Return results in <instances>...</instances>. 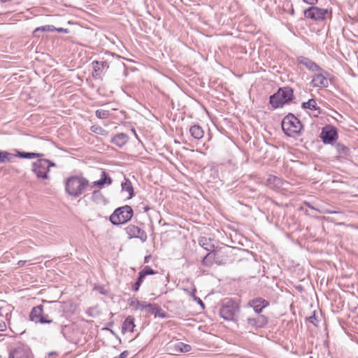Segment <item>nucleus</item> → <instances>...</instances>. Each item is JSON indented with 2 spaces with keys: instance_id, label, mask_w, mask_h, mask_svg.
Returning a JSON list of instances; mask_svg holds the SVG:
<instances>
[{
  "instance_id": "1",
  "label": "nucleus",
  "mask_w": 358,
  "mask_h": 358,
  "mask_svg": "<svg viewBox=\"0 0 358 358\" xmlns=\"http://www.w3.org/2000/svg\"><path fill=\"white\" fill-rule=\"evenodd\" d=\"M89 187V180L82 176H70L65 182L66 192L74 198L79 197Z\"/></svg>"
},
{
  "instance_id": "2",
  "label": "nucleus",
  "mask_w": 358,
  "mask_h": 358,
  "mask_svg": "<svg viewBox=\"0 0 358 358\" xmlns=\"http://www.w3.org/2000/svg\"><path fill=\"white\" fill-rule=\"evenodd\" d=\"M281 126L284 133L289 137L299 135L303 129L300 120L292 113H289L283 118Z\"/></svg>"
},
{
  "instance_id": "3",
  "label": "nucleus",
  "mask_w": 358,
  "mask_h": 358,
  "mask_svg": "<svg viewBox=\"0 0 358 358\" xmlns=\"http://www.w3.org/2000/svg\"><path fill=\"white\" fill-rule=\"evenodd\" d=\"M293 96V90L291 87L280 88L277 92L270 96L269 103L273 108H278L291 101Z\"/></svg>"
},
{
  "instance_id": "4",
  "label": "nucleus",
  "mask_w": 358,
  "mask_h": 358,
  "mask_svg": "<svg viewBox=\"0 0 358 358\" xmlns=\"http://www.w3.org/2000/svg\"><path fill=\"white\" fill-rule=\"evenodd\" d=\"M134 211L131 206L125 205L119 207L110 216V221L114 225L124 224L133 217Z\"/></svg>"
},
{
  "instance_id": "5",
  "label": "nucleus",
  "mask_w": 358,
  "mask_h": 358,
  "mask_svg": "<svg viewBox=\"0 0 358 358\" xmlns=\"http://www.w3.org/2000/svg\"><path fill=\"white\" fill-rule=\"evenodd\" d=\"M56 164L46 159H38L32 164V171L38 178L48 179V172L50 167H55Z\"/></svg>"
},
{
  "instance_id": "6",
  "label": "nucleus",
  "mask_w": 358,
  "mask_h": 358,
  "mask_svg": "<svg viewBox=\"0 0 358 358\" xmlns=\"http://www.w3.org/2000/svg\"><path fill=\"white\" fill-rule=\"evenodd\" d=\"M239 310L238 305L231 299L225 301L220 309V316L225 320H234Z\"/></svg>"
},
{
  "instance_id": "7",
  "label": "nucleus",
  "mask_w": 358,
  "mask_h": 358,
  "mask_svg": "<svg viewBox=\"0 0 358 358\" xmlns=\"http://www.w3.org/2000/svg\"><path fill=\"white\" fill-rule=\"evenodd\" d=\"M329 73L323 69H322L321 71H317L313 76L311 81L312 85L315 87H327L329 86Z\"/></svg>"
},
{
  "instance_id": "8",
  "label": "nucleus",
  "mask_w": 358,
  "mask_h": 358,
  "mask_svg": "<svg viewBox=\"0 0 358 358\" xmlns=\"http://www.w3.org/2000/svg\"><path fill=\"white\" fill-rule=\"evenodd\" d=\"M247 327L255 329L264 327L268 323V318L264 315L255 314L250 316L246 320Z\"/></svg>"
},
{
  "instance_id": "9",
  "label": "nucleus",
  "mask_w": 358,
  "mask_h": 358,
  "mask_svg": "<svg viewBox=\"0 0 358 358\" xmlns=\"http://www.w3.org/2000/svg\"><path fill=\"white\" fill-rule=\"evenodd\" d=\"M328 14L327 10L312 6L304 11V15L307 18L315 20H322L326 18Z\"/></svg>"
},
{
  "instance_id": "10",
  "label": "nucleus",
  "mask_w": 358,
  "mask_h": 358,
  "mask_svg": "<svg viewBox=\"0 0 358 358\" xmlns=\"http://www.w3.org/2000/svg\"><path fill=\"white\" fill-rule=\"evenodd\" d=\"M337 136L338 133L336 129L331 125L323 127L320 134V138L324 144L331 143L337 138Z\"/></svg>"
},
{
  "instance_id": "11",
  "label": "nucleus",
  "mask_w": 358,
  "mask_h": 358,
  "mask_svg": "<svg viewBox=\"0 0 358 358\" xmlns=\"http://www.w3.org/2000/svg\"><path fill=\"white\" fill-rule=\"evenodd\" d=\"M125 231L129 238H139L142 242L147 239L146 233L137 226L129 224L125 228Z\"/></svg>"
},
{
  "instance_id": "12",
  "label": "nucleus",
  "mask_w": 358,
  "mask_h": 358,
  "mask_svg": "<svg viewBox=\"0 0 358 358\" xmlns=\"http://www.w3.org/2000/svg\"><path fill=\"white\" fill-rule=\"evenodd\" d=\"M268 305L269 303L262 298H256L248 302V306L253 308L255 314H260L262 310Z\"/></svg>"
},
{
  "instance_id": "13",
  "label": "nucleus",
  "mask_w": 358,
  "mask_h": 358,
  "mask_svg": "<svg viewBox=\"0 0 358 358\" xmlns=\"http://www.w3.org/2000/svg\"><path fill=\"white\" fill-rule=\"evenodd\" d=\"M92 65L94 70L93 76L94 78L100 76L101 73L106 71L109 68V63L106 60L93 61Z\"/></svg>"
},
{
  "instance_id": "14",
  "label": "nucleus",
  "mask_w": 358,
  "mask_h": 358,
  "mask_svg": "<svg viewBox=\"0 0 358 358\" xmlns=\"http://www.w3.org/2000/svg\"><path fill=\"white\" fill-rule=\"evenodd\" d=\"M9 358H31V353L27 348L18 347L10 352Z\"/></svg>"
},
{
  "instance_id": "15",
  "label": "nucleus",
  "mask_w": 358,
  "mask_h": 358,
  "mask_svg": "<svg viewBox=\"0 0 358 358\" xmlns=\"http://www.w3.org/2000/svg\"><path fill=\"white\" fill-rule=\"evenodd\" d=\"M299 64L306 66L309 71L317 72L321 71L322 68L309 58L301 57L298 58Z\"/></svg>"
},
{
  "instance_id": "16",
  "label": "nucleus",
  "mask_w": 358,
  "mask_h": 358,
  "mask_svg": "<svg viewBox=\"0 0 358 358\" xmlns=\"http://www.w3.org/2000/svg\"><path fill=\"white\" fill-rule=\"evenodd\" d=\"M112 183V179L106 175L105 172H102L101 179L93 182L92 184H90V187L93 188L97 187L99 188H102L105 184L110 185Z\"/></svg>"
},
{
  "instance_id": "17",
  "label": "nucleus",
  "mask_w": 358,
  "mask_h": 358,
  "mask_svg": "<svg viewBox=\"0 0 358 358\" xmlns=\"http://www.w3.org/2000/svg\"><path fill=\"white\" fill-rule=\"evenodd\" d=\"M129 141V136L124 133H120L113 136L110 142L115 145L121 148L124 145Z\"/></svg>"
},
{
  "instance_id": "18",
  "label": "nucleus",
  "mask_w": 358,
  "mask_h": 358,
  "mask_svg": "<svg viewBox=\"0 0 358 358\" xmlns=\"http://www.w3.org/2000/svg\"><path fill=\"white\" fill-rule=\"evenodd\" d=\"M218 250H213L210 252H208L202 260V263L205 266H210L214 262L217 263L219 262V260L217 259V253Z\"/></svg>"
},
{
  "instance_id": "19",
  "label": "nucleus",
  "mask_w": 358,
  "mask_h": 358,
  "mask_svg": "<svg viewBox=\"0 0 358 358\" xmlns=\"http://www.w3.org/2000/svg\"><path fill=\"white\" fill-rule=\"evenodd\" d=\"M135 327L134 324V317L129 315L127 317L125 320L124 321L122 327V332L124 334L127 331L130 332L134 331V328Z\"/></svg>"
},
{
  "instance_id": "20",
  "label": "nucleus",
  "mask_w": 358,
  "mask_h": 358,
  "mask_svg": "<svg viewBox=\"0 0 358 358\" xmlns=\"http://www.w3.org/2000/svg\"><path fill=\"white\" fill-rule=\"evenodd\" d=\"M189 132L191 136L196 140L202 138L204 134V131L201 127L197 124L192 126L189 129Z\"/></svg>"
},
{
  "instance_id": "21",
  "label": "nucleus",
  "mask_w": 358,
  "mask_h": 358,
  "mask_svg": "<svg viewBox=\"0 0 358 358\" xmlns=\"http://www.w3.org/2000/svg\"><path fill=\"white\" fill-rule=\"evenodd\" d=\"M43 308H44L43 305H38L32 308L29 315L31 321L37 323V320H42V318L39 317V316L41 313H42Z\"/></svg>"
},
{
  "instance_id": "22",
  "label": "nucleus",
  "mask_w": 358,
  "mask_h": 358,
  "mask_svg": "<svg viewBox=\"0 0 358 358\" xmlns=\"http://www.w3.org/2000/svg\"><path fill=\"white\" fill-rule=\"evenodd\" d=\"M121 186L122 190L128 193V199H131L134 196V188L131 181L129 179L124 178Z\"/></svg>"
},
{
  "instance_id": "23",
  "label": "nucleus",
  "mask_w": 358,
  "mask_h": 358,
  "mask_svg": "<svg viewBox=\"0 0 358 358\" xmlns=\"http://www.w3.org/2000/svg\"><path fill=\"white\" fill-rule=\"evenodd\" d=\"M129 305L132 307H134L136 309H145L147 308H151L152 310H155V306L152 305L150 303H147L144 301H139L138 300H131L129 302Z\"/></svg>"
},
{
  "instance_id": "24",
  "label": "nucleus",
  "mask_w": 358,
  "mask_h": 358,
  "mask_svg": "<svg viewBox=\"0 0 358 358\" xmlns=\"http://www.w3.org/2000/svg\"><path fill=\"white\" fill-rule=\"evenodd\" d=\"M17 156L21 158L33 159L36 157H43V154L36 152H17Z\"/></svg>"
},
{
  "instance_id": "25",
  "label": "nucleus",
  "mask_w": 358,
  "mask_h": 358,
  "mask_svg": "<svg viewBox=\"0 0 358 358\" xmlns=\"http://www.w3.org/2000/svg\"><path fill=\"white\" fill-rule=\"evenodd\" d=\"M13 158V155L6 151L0 150V163L10 162Z\"/></svg>"
},
{
  "instance_id": "26",
  "label": "nucleus",
  "mask_w": 358,
  "mask_h": 358,
  "mask_svg": "<svg viewBox=\"0 0 358 358\" xmlns=\"http://www.w3.org/2000/svg\"><path fill=\"white\" fill-rule=\"evenodd\" d=\"M337 152L341 155H347L349 152V149L345 145L341 143H336L335 145Z\"/></svg>"
},
{
  "instance_id": "27",
  "label": "nucleus",
  "mask_w": 358,
  "mask_h": 358,
  "mask_svg": "<svg viewBox=\"0 0 358 358\" xmlns=\"http://www.w3.org/2000/svg\"><path fill=\"white\" fill-rule=\"evenodd\" d=\"M302 107L305 109L317 110L316 101L314 99H310L306 102L302 103Z\"/></svg>"
},
{
  "instance_id": "28",
  "label": "nucleus",
  "mask_w": 358,
  "mask_h": 358,
  "mask_svg": "<svg viewBox=\"0 0 358 358\" xmlns=\"http://www.w3.org/2000/svg\"><path fill=\"white\" fill-rule=\"evenodd\" d=\"M39 317L42 318V320H37V323L50 324L52 322V320L50 319L48 314L45 313L43 308H42V313H41Z\"/></svg>"
},
{
  "instance_id": "29",
  "label": "nucleus",
  "mask_w": 358,
  "mask_h": 358,
  "mask_svg": "<svg viewBox=\"0 0 358 358\" xmlns=\"http://www.w3.org/2000/svg\"><path fill=\"white\" fill-rule=\"evenodd\" d=\"M176 348L180 352H188L191 350L192 348L188 344H185L183 343H178L176 344Z\"/></svg>"
},
{
  "instance_id": "30",
  "label": "nucleus",
  "mask_w": 358,
  "mask_h": 358,
  "mask_svg": "<svg viewBox=\"0 0 358 358\" xmlns=\"http://www.w3.org/2000/svg\"><path fill=\"white\" fill-rule=\"evenodd\" d=\"M108 115L109 112L108 110L99 109L96 111V116L99 119H106Z\"/></svg>"
},
{
  "instance_id": "31",
  "label": "nucleus",
  "mask_w": 358,
  "mask_h": 358,
  "mask_svg": "<svg viewBox=\"0 0 358 358\" xmlns=\"http://www.w3.org/2000/svg\"><path fill=\"white\" fill-rule=\"evenodd\" d=\"M53 30V26L52 25H45L40 27H37L34 30V33H36L38 31H52Z\"/></svg>"
},
{
  "instance_id": "32",
  "label": "nucleus",
  "mask_w": 358,
  "mask_h": 358,
  "mask_svg": "<svg viewBox=\"0 0 358 358\" xmlns=\"http://www.w3.org/2000/svg\"><path fill=\"white\" fill-rule=\"evenodd\" d=\"M141 272L145 275H154L156 273V271L151 268L150 266H145Z\"/></svg>"
},
{
  "instance_id": "33",
  "label": "nucleus",
  "mask_w": 358,
  "mask_h": 358,
  "mask_svg": "<svg viewBox=\"0 0 358 358\" xmlns=\"http://www.w3.org/2000/svg\"><path fill=\"white\" fill-rule=\"evenodd\" d=\"M267 180L269 183H274L275 186L280 184V179L276 176H270Z\"/></svg>"
},
{
  "instance_id": "34",
  "label": "nucleus",
  "mask_w": 358,
  "mask_h": 358,
  "mask_svg": "<svg viewBox=\"0 0 358 358\" xmlns=\"http://www.w3.org/2000/svg\"><path fill=\"white\" fill-rule=\"evenodd\" d=\"M91 130L94 133L101 135L103 134L104 132L106 131L105 129H103L102 127L98 125H93L91 127Z\"/></svg>"
},
{
  "instance_id": "35",
  "label": "nucleus",
  "mask_w": 358,
  "mask_h": 358,
  "mask_svg": "<svg viewBox=\"0 0 358 358\" xmlns=\"http://www.w3.org/2000/svg\"><path fill=\"white\" fill-rule=\"evenodd\" d=\"M145 275L140 271L138 273V279L136 280V282H138V284L141 285V283L143 282V279L145 278Z\"/></svg>"
},
{
  "instance_id": "36",
  "label": "nucleus",
  "mask_w": 358,
  "mask_h": 358,
  "mask_svg": "<svg viewBox=\"0 0 358 358\" xmlns=\"http://www.w3.org/2000/svg\"><path fill=\"white\" fill-rule=\"evenodd\" d=\"M308 321L313 324L315 326H317V324L315 323V321H316V317H315V315L313 314V315L309 317L308 318Z\"/></svg>"
},
{
  "instance_id": "37",
  "label": "nucleus",
  "mask_w": 358,
  "mask_h": 358,
  "mask_svg": "<svg viewBox=\"0 0 358 358\" xmlns=\"http://www.w3.org/2000/svg\"><path fill=\"white\" fill-rule=\"evenodd\" d=\"M140 286H141V285L136 282L134 284V285H133V287H132V289H133V290H134V292H137V291H138Z\"/></svg>"
},
{
  "instance_id": "38",
  "label": "nucleus",
  "mask_w": 358,
  "mask_h": 358,
  "mask_svg": "<svg viewBox=\"0 0 358 358\" xmlns=\"http://www.w3.org/2000/svg\"><path fill=\"white\" fill-rule=\"evenodd\" d=\"M128 352L127 350L122 352L118 357L120 358H126L128 355Z\"/></svg>"
},
{
  "instance_id": "39",
  "label": "nucleus",
  "mask_w": 358,
  "mask_h": 358,
  "mask_svg": "<svg viewBox=\"0 0 358 358\" xmlns=\"http://www.w3.org/2000/svg\"><path fill=\"white\" fill-rule=\"evenodd\" d=\"M303 1L308 4H311V5L315 4L317 1V0H303Z\"/></svg>"
},
{
  "instance_id": "40",
  "label": "nucleus",
  "mask_w": 358,
  "mask_h": 358,
  "mask_svg": "<svg viewBox=\"0 0 358 358\" xmlns=\"http://www.w3.org/2000/svg\"><path fill=\"white\" fill-rule=\"evenodd\" d=\"M150 255L145 256L144 258V263H148L150 262Z\"/></svg>"
},
{
  "instance_id": "41",
  "label": "nucleus",
  "mask_w": 358,
  "mask_h": 358,
  "mask_svg": "<svg viewBox=\"0 0 358 358\" xmlns=\"http://www.w3.org/2000/svg\"><path fill=\"white\" fill-rule=\"evenodd\" d=\"M199 245H200V246H203L205 245V243L203 242L202 240H200L199 241Z\"/></svg>"
},
{
  "instance_id": "42",
  "label": "nucleus",
  "mask_w": 358,
  "mask_h": 358,
  "mask_svg": "<svg viewBox=\"0 0 358 358\" xmlns=\"http://www.w3.org/2000/svg\"><path fill=\"white\" fill-rule=\"evenodd\" d=\"M327 213H329V214H333V213H336V211H326Z\"/></svg>"
},
{
  "instance_id": "43",
  "label": "nucleus",
  "mask_w": 358,
  "mask_h": 358,
  "mask_svg": "<svg viewBox=\"0 0 358 358\" xmlns=\"http://www.w3.org/2000/svg\"><path fill=\"white\" fill-rule=\"evenodd\" d=\"M199 303H200L202 306H204L203 303L202 302V301L200 299H199Z\"/></svg>"
},
{
  "instance_id": "44",
  "label": "nucleus",
  "mask_w": 358,
  "mask_h": 358,
  "mask_svg": "<svg viewBox=\"0 0 358 358\" xmlns=\"http://www.w3.org/2000/svg\"><path fill=\"white\" fill-rule=\"evenodd\" d=\"M308 206L310 208H313V207H312L309 203L308 204Z\"/></svg>"
},
{
  "instance_id": "45",
  "label": "nucleus",
  "mask_w": 358,
  "mask_h": 358,
  "mask_svg": "<svg viewBox=\"0 0 358 358\" xmlns=\"http://www.w3.org/2000/svg\"><path fill=\"white\" fill-rule=\"evenodd\" d=\"M113 325V322H110L108 324V326H112Z\"/></svg>"
},
{
  "instance_id": "46",
  "label": "nucleus",
  "mask_w": 358,
  "mask_h": 358,
  "mask_svg": "<svg viewBox=\"0 0 358 358\" xmlns=\"http://www.w3.org/2000/svg\"><path fill=\"white\" fill-rule=\"evenodd\" d=\"M110 332L113 334H115V332L113 331V330H110Z\"/></svg>"
},
{
  "instance_id": "47",
  "label": "nucleus",
  "mask_w": 358,
  "mask_h": 358,
  "mask_svg": "<svg viewBox=\"0 0 358 358\" xmlns=\"http://www.w3.org/2000/svg\"><path fill=\"white\" fill-rule=\"evenodd\" d=\"M113 358H120V357H113Z\"/></svg>"
},
{
  "instance_id": "48",
  "label": "nucleus",
  "mask_w": 358,
  "mask_h": 358,
  "mask_svg": "<svg viewBox=\"0 0 358 358\" xmlns=\"http://www.w3.org/2000/svg\"><path fill=\"white\" fill-rule=\"evenodd\" d=\"M357 2H358V0H357Z\"/></svg>"
}]
</instances>
